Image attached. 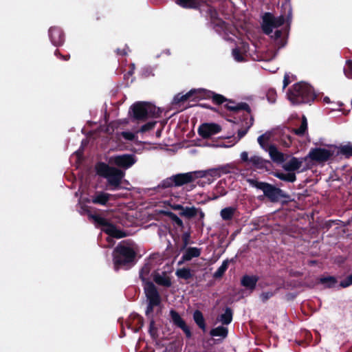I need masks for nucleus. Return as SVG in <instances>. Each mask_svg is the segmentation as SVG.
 Returning <instances> with one entry per match:
<instances>
[{
  "instance_id": "nucleus-1",
  "label": "nucleus",
  "mask_w": 352,
  "mask_h": 352,
  "mask_svg": "<svg viewBox=\"0 0 352 352\" xmlns=\"http://www.w3.org/2000/svg\"><path fill=\"white\" fill-rule=\"evenodd\" d=\"M212 100L213 104L217 105L223 104L224 102V108L230 111L238 112L239 111H245L246 114L250 115L252 113L250 105L246 102L236 103L235 101L226 98L224 96L217 94L212 91L204 89H192L186 94H177L173 101L175 105L187 100L190 102H197L201 100Z\"/></svg>"
},
{
  "instance_id": "nucleus-2",
  "label": "nucleus",
  "mask_w": 352,
  "mask_h": 352,
  "mask_svg": "<svg viewBox=\"0 0 352 352\" xmlns=\"http://www.w3.org/2000/svg\"><path fill=\"white\" fill-rule=\"evenodd\" d=\"M247 182L252 187L263 191V195L258 197L260 201L266 198L271 203H280L283 205L292 201L290 195L273 184L255 179H248Z\"/></svg>"
},
{
  "instance_id": "nucleus-3",
  "label": "nucleus",
  "mask_w": 352,
  "mask_h": 352,
  "mask_svg": "<svg viewBox=\"0 0 352 352\" xmlns=\"http://www.w3.org/2000/svg\"><path fill=\"white\" fill-rule=\"evenodd\" d=\"M287 96L291 102L296 104H310L317 97L314 88L304 82L294 85L292 88L288 90Z\"/></svg>"
},
{
  "instance_id": "nucleus-4",
  "label": "nucleus",
  "mask_w": 352,
  "mask_h": 352,
  "mask_svg": "<svg viewBox=\"0 0 352 352\" xmlns=\"http://www.w3.org/2000/svg\"><path fill=\"white\" fill-rule=\"evenodd\" d=\"M136 252L124 241L120 243L113 250V260L116 268L129 269L135 264Z\"/></svg>"
},
{
  "instance_id": "nucleus-5",
  "label": "nucleus",
  "mask_w": 352,
  "mask_h": 352,
  "mask_svg": "<svg viewBox=\"0 0 352 352\" xmlns=\"http://www.w3.org/2000/svg\"><path fill=\"white\" fill-rule=\"evenodd\" d=\"M204 176L205 173L203 171L178 173L162 180L158 186L164 189L173 187H180L185 184L195 182L196 179L202 178Z\"/></svg>"
},
{
  "instance_id": "nucleus-6",
  "label": "nucleus",
  "mask_w": 352,
  "mask_h": 352,
  "mask_svg": "<svg viewBox=\"0 0 352 352\" xmlns=\"http://www.w3.org/2000/svg\"><path fill=\"white\" fill-rule=\"evenodd\" d=\"M96 173L107 179L109 186H113L112 190L118 189L124 176V172L116 167L110 166L104 162H98L96 164Z\"/></svg>"
},
{
  "instance_id": "nucleus-7",
  "label": "nucleus",
  "mask_w": 352,
  "mask_h": 352,
  "mask_svg": "<svg viewBox=\"0 0 352 352\" xmlns=\"http://www.w3.org/2000/svg\"><path fill=\"white\" fill-rule=\"evenodd\" d=\"M144 293L148 302L145 314L151 319L152 316L153 317V312L154 307L160 305L162 299L160 294L153 283H148V286L145 288Z\"/></svg>"
},
{
  "instance_id": "nucleus-8",
  "label": "nucleus",
  "mask_w": 352,
  "mask_h": 352,
  "mask_svg": "<svg viewBox=\"0 0 352 352\" xmlns=\"http://www.w3.org/2000/svg\"><path fill=\"white\" fill-rule=\"evenodd\" d=\"M89 217L92 219L94 221V223L98 226L105 227V228L103 229V231L109 236L116 239H121L126 236L125 232L118 229L114 224L110 223L104 217L96 214H89Z\"/></svg>"
},
{
  "instance_id": "nucleus-9",
  "label": "nucleus",
  "mask_w": 352,
  "mask_h": 352,
  "mask_svg": "<svg viewBox=\"0 0 352 352\" xmlns=\"http://www.w3.org/2000/svg\"><path fill=\"white\" fill-rule=\"evenodd\" d=\"M241 160L242 162L245 163L247 166H249L252 169H267V165L270 164L269 160H264L258 155H252L250 157L248 156L247 151H243L241 153Z\"/></svg>"
},
{
  "instance_id": "nucleus-10",
  "label": "nucleus",
  "mask_w": 352,
  "mask_h": 352,
  "mask_svg": "<svg viewBox=\"0 0 352 352\" xmlns=\"http://www.w3.org/2000/svg\"><path fill=\"white\" fill-rule=\"evenodd\" d=\"M333 155V151L324 148H314L310 150L308 155L303 157L305 161L310 159L316 162L328 161Z\"/></svg>"
},
{
  "instance_id": "nucleus-11",
  "label": "nucleus",
  "mask_w": 352,
  "mask_h": 352,
  "mask_svg": "<svg viewBox=\"0 0 352 352\" xmlns=\"http://www.w3.org/2000/svg\"><path fill=\"white\" fill-rule=\"evenodd\" d=\"M136 157L133 154H123L113 156L109 162L116 166L128 169L136 162Z\"/></svg>"
},
{
  "instance_id": "nucleus-12",
  "label": "nucleus",
  "mask_w": 352,
  "mask_h": 352,
  "mask_svg": "<svg viewBox=\"0 0 352 352\" xmlns=\"http://www.w3.org/2000/svg\"><path fill=\"white\" fill-rule=\"evenodd\" d=\"M221 126L217 123H204L198 128V134L204 139H208L213 135L219 133Z\"/></svg>"
},
{
  "instance_id": "nucleus-13",
  "label": "nucleus",
  "mask_w": 352,
  "mask_h": 352,
  "mask_svg": "<svg viewBox=\"0 0 352 352\" xmlns=\"http://www.w3.org/2000/svg\"><path fill=\"white\" fill-rule=\"evenodd\" d=\"M170 316L173 323L177 327L180 328L188 338L192 337L190 329L186 325L185 321L182 319L177 311L174 309H171L170 311Z\"/></svg>"
},
{
  "instance_id": "nucleus-14",
  "label": "nucleus",
  "mask_w": 352,
  "mask_h": 352,
  "mask_svg": "<svg viewBox=\"0 0 352 352\" xmlns=\"http://www.w3.org/2000/svg\"><path fill=\"white\" fill-rule=\"evenodd\" d=\"M131 109L134 120L145 121L148 119L146 102H137L131 107Z\"/></svg>"
},
{
  "instance_id": "nucleus-15",
  "label": "nucleus",
  "mask_w": 352,
  "mask_h": 352,
  "mask_svg": "<svg viewBox=\"0 0 352 352\" xmlns=\"http://www.w3.org/2000/svg\"><path fill=\"white\" fill-rule=\"evenodd\" d=\"M49 37L52 43L56 47L61 46L65 42V34L63 30L57 26L50 28Z\"/></svg>"
},
{
  "instance_id": "nucleus-16",
  "label": "nucleus",
  "mask_w": 352,
  "mask_h": 352,
  "mask_svg": "<svg viewBox=\"0 0 352 352\" xmlns=\"http://www.w3.org/2000/svg\"><path fill=\"white\" fill-rule=\"evenodd\" d=\"M254 121V117L251 114H244L243 116V119L241 120V127L237 131L236 141H239L247 134L249 129L253 125Z\"/></svg>"
},
{
  "instance_id": "nucleus-17",
  "label": "nucleus",
  "mask_w": 352,
  "mask_h": 352,
  "mask_svg": "<svg viewBox=\"0 0 352 352\" xmlns=\"http://www.w3.org/2000/svg\"><path fill=\"white\" fill-rule=\"evenodd\" d=\"M262 19V30L266 35H270L272 33L273 28H275V16L270 12H265L263 14Z\"/></svg>"
},
{
  "instance_id": "nucleus-18",
  "label": "nucleus",
  "mask_w": 352,
  "mask_h": 352,
  "mask_svg": "<svg viewBox=\"0 0 352 352\" xmlns=\"http://www.w3.org/2000/svg\"><path fill=\"white\" fill-rule=\"evenodd\" d=\"M153 281L158 285L164 287H170L172 285L170 278L167 275L166 272L161 273L155 271L152 274Z\"/></svg>"
},
{
  "instance_id": "nucleus-19",
  "label": "nucleus",
  "mask_w": 352,
  "mask_h": 352,
  "mask_svg": "<svg viewBox=\"0 0 352 352\" xmlns=\"http://www.w3.org/2000/svg\"><path fill=\"white\" fill-rule=\"evenodd\" d=\"M184 250L185 252L182 255L181 260L178 262V265H182L184 262L192 260L193 258L199 257L201 254V249L196 247H186Z\"/></svg>"
},
{
  "instance_id": "nucleus-20",
  "label": "nucleus",
  "mask_w": 352,
  "mask_h": 352,
  "mask_svg": "<svg viewBox=\"0 0 352 352\" xmlns=\"http://www.w3.org/2000/svg\"><path fill=\"white\" fill-rule=\"evenodd\" d=\"M111 195L103 191H96L91 197V202L94 204L106 206Z\"/></svg>"
},
{
  "instance_id": "nucleus-21",
  "label": "nucleus",
  "mask_w": 352,
  "mask_h": 352,
  "mask_svg": "<svg viewBox=\"0 0 352 352\" xmlns=\"http://www.w3.org/2000/svg\"><path fill=\"white\" fill-rule=\"evenodd\" d=\"M258 280V277L256 275H248L245 274L242 276L241 279V285L245 288L253 291L256 286V283Z\"/></svg>"
},
{
  "instance_id": "nucleus-22",
  "label": "nucleus",
  "mask_w": 352,
  "mask_h": 352,
  "mask_svg": "<svg viewBox=\"0 0 352 352\" xmlns=\"http://www.w3.org/2000/svg\"><path fill=\"white\" fill-rule=\"evenodd\" d=\"M303 162H305L302 158L298 159L292 157L287 163L283 166L284 169L288 172L298 170L302 166Z\"/></svg>"
},
{
  "instance_id": "nucleus-23",
  "label": "nucleus",
  "mask_w": 352,
  "mask_h": 352,
  "mask_svg": "<svg viewBox=\"0 0 352 352\" xmlns=\"http://www.w3.org/2000/svg\"><path fill=\"white\" fill-rule=\"evenodd\" d=\"M131 322L128 323L127 327L135 333L138 332L144 326V318L138 314L132 316Z\"/></svg>"
},
{
  "instance_id": "nucleus-24",
  "label": "nucleus",
  "mask_w": 352,
  "mask_h": 352,
  "mask_svg": "<svg viewBox=\"0 0 352 352\" xmlns=\"http://www.w3.org/2000/svg\"><path fill=\"white\" fill-rule=\"evenodd\" d=\"M151 270V266L149 263H145L140 270L139 276L142 281L144 290L148 286V283H152L148 280V276Z\"/></svg>"
},
{
  "instance_id": "nucleus-25",
  "label": "nucleus",
  "mask_w": 352,
  "mask_h": 352,
  "mask_svg": "<svg viewBox=\"0 0 352 352\" xmlns=\"http://www.w3.org/2000/svg\"><path fill=\"white\" fill-rule=\"evenodd\" d=\"M268 152L271 159L277 163L283 162L285 160L284 155L280 152L276 146L270 145L268 148Z\"/></svg>"
},
{
  "instance_id": "nucleus-26",
  "label": "nucleus",
  "mask_w": 352,
  "mask_h": 352,
  "mask_svg": "<svg viewBox=\"0 0 352 352\" xmlns=\"http://www.w3.org/2000/svg\"><path fill=\"white\" fill-rule=\"evenodd\" d=\"M319 283L323 285L325 288H333L338 283V280L335 276H321L318 278Z\"/></svg>"
},
{
  "instance_id": "nucleus-27",
  "label": "nucleus",
  "mask_w": 352,
  "mask_h": 352,
  "mask_svg": "<svg viewBox=\"0 0 352 352\" xmlns=\"http://www.w3.org/2000/svg\"><path fill=\"white\" fill-rule=\"evenodd\" d=\"M175 2L186 9H196L200 6V0H175Z\"/></svg>"
},
{
  "instance_id": "nucleus-28",
  "label": "nucleus",
  "mask_w": 352,
  "mask_h": 352,
  "mask_svg": "<svg viewBox=\"0 0 352 352\" xmlns=\"http://www.w3.org/2000/svg\"><path fill=\"white\" fill-rule=\"evenodd\" d=\"M193 319L197 325L203 331H206V325L205 319L204 318L203 314L199 310H196L193 313Z\"/></svg>"
},
{
  "instance_id": "nucleus-29",
  "label": "nucleus",
  "mask_w": 352,
  "mask_h": 352,
  "mask_svg": "<svg viewBox=\"0 0 352 352\" xmlns=\"http://www.w3.org/2000/svg\"><path fill=\"white\" fill-rule=\"evenodd\" d=\"M146 113H147V116H148V118H157V117H160L161 113H162V111L160 110V108L157 107L156 106H155L154 104L150 103V102H146Z\"/></svg>"
},
{
  "instance_id": "nucleus-30",
  "label": "nucleus",
  "mask_w": 352,
  "mask_h": 352,
  "mask_svg": "<svg viewBox=\"0 0 352 352\" xmlns=\"http://www.w3.org/2000/svg\"><path fill=\"white\" fill-rule=\"evenodd\" d=\"M236 208L234 207H226L220 212L221 217L224 221H230L234 217Z\"/></svg>"
},
{
  "instance_id": "nucleus-31",
  "label": "nucleus",
  "mask_w": 352,
  "mask_h": 352,
  "mask_svg": "<svg viewBox=\"0 0 352 352\" xmlns=\"http://www.w3.org/2000/svg\"><path fill=\"white\" fill-rule=\"evenodd\" d=\"M228 328L223 326H219L210 331V335L212 337H221L222 338H225L228 336Z\"/></svg>"
},
{
  "instance_id": "nucleus-32",
  "label": "nucleus",
  "mask_w": 352,
  "mask_h": 352,
  "mask_svg": "<svg viewBox=\"0 0 352 352\" xmlns=\"http://www.w3.org/2000/svg\"><path fill=\"white\" fill-rule=\"evenodd\" d=\"M233 317V311L230 307H227L225 311L220 316V321L223 324L228 325L231 323Z\"/></svg>"
},
{
  "instance_id": "nucleus-33",
  "label": "nucleus",
  "mask_w": 352,
  "mask_h": 352,
  "mask_svg": "<svg viewBox=\"0 0 352 352\" xmlns=\"http://www.w3.org/2000/svg\"><path fill=\"white\" fill-rule=\"evenodd\" d=\"M175 275L179 278L186 280H188L192 278L193 274L192 273L190 268L183 267L177 269L175 272Z\"/></svg>"
},
{
  "instance_id": "nucleus-34",
  "label": "nucleus",
  "mask_w": 352,
  "mask_h": 352,
  "mask_svg": "<svg viewBox=\"0 0 352 352\" xmlns=\"http://www.w3.org/2000/svg\"><path fill=\"white\" fill-rule=\"evenodd\" d=\"M338 155H342L346 158H349L352 156V144L349 142L345 145H340L338 147Z\"/></svg>"
},
{
  "instance_id": "nucleus-35",
  "label": "nucleus",
  "mask_w": 352,
  "mask_h": 352,
  "mask_svg": "<svg viewBox=\"0 0 352 352\" xmlns=\"http://www.w3.org/2000/svg\"><path fill=\"white\" fill-rule=\"evenodd\" d=\"M198 214V208L195 206L188 207L186 206L183 211L179 212L181 217H185L188 219H192L197 216Z\"/></svg>"
},
{
  "instance_id": "nucleus-36",
  "label": "nucleus",
  "mask_w": 352,
  "mask_h": 352,
  "mask_svg": "<svg viewBox=\"0 0 352 352\" xmlns=\"http://www.w3.org/2000/svg\"><path fill=\"white\" fill-rule=\"evenodd\" d=\"M274 175L279 179L287 182H294L296 180V176L294 173H276Z\"/></svg>"
},
{
  "instance_id": "nucleus-37",
  "label": "nucleus",
  "mask_w": 352,
  "mask_h": 352,
  "mask_svg": "<svg viewBox=\"0 0 352 352\" xmlns=\"http://www.w3.org/2000/svg\"><path fill=\"white\" fill-rule=\"evenodd\" d=\"M294 133L298 136H303L307 131V120L305 116H302L301 124L298 129H294Z\"/></svg>"
},
{
  "instance_id": "nucleus-38",
  "label": "nucleus",
  "mask_w": 352,
  "mask_h": 352,
  "mask_svg": "<svg viewBox=\"0 0 352 352\" xmlns=\"http://www.w3.org/2000/svg\"><path fill=\"white\" fill-rule=\"evenodd\" d=\"M229 265L228 260H225L223 261L221 265L217 270V271L214 273L213 277L214 278H220L225 274L227 270Z\"/></svg>"
},
{
  "instance_id": "nucleus-39",
  "label": "nucleus",
  "mask_w": 352,
  "mask_h": 352,
  "mask_svg": "<svg viewBox=\"0 0 352 352\" xmlns=\"http://www.w3.org/2000/svg\"><path fill=\"white\" fill-rule=\"evenodd\" d=\"M155 320L152 316L150 320L148 333L153 340H155L158 338V329L155 326Z\"/></svg>"
},
{
  "instance_id": "nucleus-40",
  "label": "nucleus",
  "mask_w": 352,
  "mask_h": 352,
  "mask_svg": "<svg viewBox=\"0 0 352 352\" xmlns=\"http://www.w3.org/2000/svg\"><path fill=\"white\" fill-rule=\"evenodd\" d=\"M191 233L190 231V228L186 232H184L182 235V245L180 248V251H184L188 244L190 243V236Z\"/></svg>"
},
{
  "instance_id": "nucleus-41",
  "label": "nucleus",
  "mask_w": 352,
  "mask_h": 352,
  "mask_svg": "<svg viewBox=\"0 0 352 352\" xmlns=\"http://www.w3.org/2000/svg\"><path fill=\"white\" fill-rule=\"evenodd\" d=\"M270 138H271V133H268V132L258 136L257 141L261 148H265V147L267 145L268 142L270 140Z\"/></svg>"
},
{
  "instance_id": "nucleus-42",
  "label": "nucleus",
  "mask_w": 352,
  "mask_h": 352,
  "mask_svg": "<svg viewBox=\"0 0 352 352\" xmlns=\"http://www.w3.org/2000/svg\"><path fill=\"white\" fill-rule=\"evenodd\" d=\"M168 217L177 226L182 228V230L184 228V223L182 220L175 213L172 212H169L167 214Z\"/></svg>"
},
{
  "instance_id": "nucleus-43",
  "label": "nucleus",
  "mask_w": 352,
  "mask_h": 352,
  "mask_svg": "<svg viewBox=\"0 0 352 352\" xmlns=\"http://www.w3.org/2000/svg\"><path fill=\"white\" fill-rule=\"evenodd\" d=\"M266 97L270 103H274L277 97L276 89L274 88H270L266 93Z\"/></svg>"
},
{
  "instance_id": "nucleus-44",
  "label": "nucleus",
  "mask_w": 352,
  "mask_h": 352,
  "mask_svg": "<svg viewBox=\"0 0 352 352\" xmlns=\"http://www.w3.org/2000/svg\"><path fill=\"white\" fill-rule=\"evenodd\" d=\"M156 124H157V122H155V121L148 122L143 124L140 127V129H139L138 131L140 132V133H146L147 131H151V130L154 129V127L155 126Z\"/></svg>"
},
{
  "instance_id": "nucleus-45",
  "label": "nucleus",
  "mask_w": 352,
  "mask_h": 352,
  "mask_svg": "<svg viewBox=\"0 0 352 352\" xmlns=\"http://www.w3.org/2000/svg\"><path fill=\"white\" fill-rule=\"evenodd\" d=\"M344 73L348 78L352 79V60H347L344 67Z\"/></svg>"
},
{
  "instance_id": "nucleus-46",
  "label": "nucleus",
  "mask_w": 352,
  "mask_h": 352,
  "mask_svg": "<svg viewBox=\"0 0 352 352\" xmlns=\"http://www.w3.org/2000/svg\"><path fill=\"white\" fill-rule=\"evenodd\" d=\"M231 168H234V167L230 165H227V166L221 167L220 168H218V169H212V170H211V171L213 173V174H212L213 175L220 176V173H219L220 170L223 173L226 174V173H229L231 172V170H230Z\"/></svg>"
},
{
  "instance_id": "nucleus-47",
  "label": "nucleus",
  "mask_w": 352,
  "mask_h": 352,
  "mask_svg": "<svg viewBox=\"0 0 352 352\" xmlns=\"http://www.w3.org/2000/svg\"><path fill=\"white\" fill-rule=\"evenodd\" d=\"M232 55L234 59L238 62H241L244 60L243 52L238 47L232 50Z\"/></svg>"
},
{
  "instance_id": "nucleus-48",
  "label": "nucleus",
  "mask_w": 352,
  "mask_h": 352,
  "mask_svg": "<svg viewBox=\"0 0 352 352\" xmlns=\"http://www.w3.org/2000/svg\"><path fill=\"white\" fill-rule=\"evenodd\" d=\"M352 285V274L347 276L344 280L340 283V286L346 288Z\"/></svg>"
},
{
  "instance_id": "nucleus-49",
  "label": "nucleus",
  "mask_w": 352,
  "mask_h": 352,
  "mask_svg": "<svg viewBox=\"0 0 352 352\" xmlns=\"http://www.w3.org/2000/svg\"><path fill=\"white\" fill-rule=\"evenodd\" d=\"M274 292L272 291L262 292L260 295V298L263 302H267L270 298L274 295Z\"/></svg>"
},
{
  "instance_id": "nucleus-50",
  "label": "nucleus",
  "mask_w": 352,
  "mask_h": 352,
  "mask_svg": "<svg viewBox=\"0 0 352 352\" xmlns=\"http://www.w3.org/2000/svg\"><path fill=\"white\" fill-rule=\"evenodd\" d=\"M194 106H199V107H203V108H205V109H210L214 112H217V108L215 107H213L212 106H210V104H206V103H199V104H189L188 106H186L185 108H187V107H194Z\"/></svg>"
},
{
  "instance_id": "nucleus-51",
  "label": "nucleus",
  "mask_w": 352,
  "mask_h": 352,
  "mask_svg": "<svg viewBox=\"0 0 352 352\" xmlns=\"http://www.w3.org/2000/svg\"><path fill=\"white\" fill-rule=\"evenodd\" d=\"M284 23H285V18L283 15H280L278 17H275V21H274L275 28L283 25L284 24Z\"/></svg>"
},
{
  "instance_id": "nucleus-52",
  "label": "nucleus",
  "mask_w": 352,
  "mask_h": 352,
  "mask_svg": "<svg viewBox=\"0 0 352 352\" xmlns=\"http://www.w3.org/2000/svg\"><path fill=\"white\" fill-rule=\"evenodd\" d=\"M54 55L58 57V58L63 60H68L70 58V55H63L58 50H56L54 52Z\"/></svg>"
},
{
  "instance_id": "nucleus-53",
  "label": "nucleus",
  "mask_w": 352,
  "mask_h": 352,
  "mask_svg": "<svg viewBox=\"0 0 352 352\" xmlns=\"http://www.w3.org/2000/svg\"><path fill=\"white\" fill-rule=\"evenodd\" d=\"M122 136L127 140L132 141L135 138V135L131 132L124 131L122 133Z\"/></svg>"
},
{
  "instance_id": "nucleus-54",
  "label": "nucleus",
  "mask_w": 352,
  "mask_h": 352,
  "mask_svg": "<svg viewBox=\"0 0 352 352\" xmlns=\"http://www.w3.org/2000/svg\"><path fill=\"white\" fill-rule=\"evenodd\" d=\"M291 82L290 80H289V76L288 74H285V76H284V79H283V88L285 89L286 88L289 84Z\"/></svg>"
},
{
  "instance_id": "nucleus-55",
  "label": "nucleus",
  "mask_w": 352,
  "mask_h": 352,
  "mask_svg": "<svg viewBox=\"0 0 352 352\" xmlns=\"http://www.w3.org/2000/svg\"><path fill=\"white\" fill-rule=\"evenodd\" d=\"M227 23L222 19H218L216 23V25L219 27L221 29H224L226 28Z\"/></svg>"
},
{
  "instance_id": "nucleus-56",
  "label": "nucleus",
  "mask_w": 352,
  "mask_h": 352,
  "mask_svg": "<svg viewBox=\"0 0 352 352\" xmlns=\"http://www.w3.org/2000/svg\"><path fill=\"white\" fill-rule=\"evenodd\" d=\"M283 32L280 30H277L274 32V38L275 40H278L282 37Z\"/></svg>"
},
{
  "instance_id": "nucleus-57",
  "label": "nucleus",
  "mask_w": 352,
  "mask_h": 352,
  "mask_svg": "<svg viewBox=\"0 0 352 352\" xmlns=\"http://www.w3.org/2000/svg\"><path fill=\"white\" fill-rule=\"evenodd\" d=\"M104 16V14H102L101 12H96L95 15H94V19L96 21H100L102 19H103Z\"/></svg>"
},
{
  "instance_id": "nucleus-58",
  "label": "nucleus",
  "mask_w": 352,
  "mask_h": 352,
  "mask_svg": "<svg viewBox=\"0 0 352 352\" xmlns=\"http://www.w3.org/2000/svg\"><path fill=\"white\" fill-rule=\"evenodd\" d=\"M116 52L117 54L120 56H126L127 54V52L125 49H117Z\"/></svg>"
},
{
  "instance_id": "nucleus-59",
  "label": "nucleus",
  "mask_w": 352,
  "mask_h": 352,
  "mask_svg": "<svg viewBox=\"0 0 352 352\" xmlns=\"http://www.w3.org/2000/svg\"><path fill=\"white\" fill-rule=\"evenodd\" d=\"M199 220L202 221L205 217L204 212L201 210L198 209Z\"/></svg>"
},
{
  "instance_id": "nucleus-60",
  "label": "nucleus",
  "mask_w": 352,
  "mask_h": 352,
  "mask_svg": "<svg viewBox=\"0 0 352 352\" xmlns=\"http://www.w3.org/2000/svg\"><path fill=\"white\" fill-rule=\"evenodd\" d=\"M184 208H185V207H184V206H183L182 205H179V204H178V205L175 206L174 209H175V210H181V211H183V210L184 209Z\"/></svg>"
},
{
  "instance_id": "nucleus-61",
  "label": "nucleus",
  "mask_w": 352,
  "mask_h": 352,
  "mask_svg": "<svg viewBox=\"0 0 352 352\" xmlns=\"http://www.w3.org/2000/svg\"><path fill=\"white\" fill-rule=\"evenodd\" d=\"M242 48H243V52H246L248 48V44L243 43H242Z\"/></svg>"
},
{
  "instance_id": "nucleus-62",
  "label": "nucleus",
  "mask_w": 352,
  "mask_h": 352,
  "mask_svg": "<svg viewBox=\"0 0 352 352\" xmlns=\"http://www.w3.org/2000/svg\"><path fill=\"white\" fill-rule=\"evenodd\" d=\"M287 21L292 20V10L291 9H289V10L288 14L287 16Z\"/></svg>"
},
{
  "instance_id": "nucleus-63",
  "label": "nucleus",
  "mask_w": 352,
  "mask_h": 352,
  "mask_svg": "<svg viewBox=\"0 0 352 352\" xmlns=\"http://www.w3.org/2000/svg\"><path fill=\"white\" fill-rule=\"evenodd\" d=\"M311 168V166L309 164H306V166L304 167L302 169V171H304V170H306L307 169H309Z\"/></svg>"
},
{
  "instance_id": "nucleus-64",
  "label": "nucleus",
  "mask_w": 352,
  "mask_h": 352,
  "mask_svg": "<svg viewBox=\"0 0 352 352\" xmlns=\"http://www.w3.org/2000/svg\"><path fill=\"white\" fill-rule=\"evenodd\" d=\"M133 69H131L130 71H129V72H128V73H127V74H128V75H130V76L133 75Z\"/></svg>"
}]
</instances>
